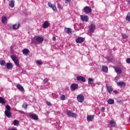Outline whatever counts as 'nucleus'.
I'll return each instance as SVG.
<instances>
[{"label":"nucleus","instance_id":"9b49d317","mask_svg":"<svg viewBox=\"0 0 130 130\" xmlns=\"http://www.w3.org/2000/svg\"><path fill=\"white\" fill-rule=\"evenodd\" d=\"M114 69L115 70V72L118 74H120L121 73H122L120 67H114Z\"/></svg>","mask_w":130,"mask_h":130},{"label":"nucleus","instance_id":"393cba45","mask_svg":"<svg viewBox=\"0 0 130 130\" xmlns=\"http://www.w3.org/2000/svg\"><path fill=\"white\" fill-rule=\"evenodd\" d=\"M6 66L8 70L12 69L13 68V65L11 63H6Z\"/></svg>","mask_w":130,"mask_h":130},{"label":"nucleus","instance_id":"864d4df0","mask_svg":"<svg viewBox=\"0 0 130 130\" xmlns=\"http://www.w3.org/2000/svg\"><path fill=\"white\" fill-rule=\"evenodd\" d=\"M80 17H88V16L80 15Z\"/></svg>","mask_w":130,"mask_h":130},{"label":"nucleus","instance_id":"2eb2a0df","mask_svg":"<svg viewBox=\"0 0 130 130\" xmlns=\"http://www.w3.org/2000/svg\"><path fill=\"white\" fill-rule=\"evenodd\" d=\"M29 116H30V117L32 119H34L35 120H37L38 119V116L35 114H34V113H31V114H30L29 115Z\"/></svg>","mask_w":130,"mask_h":130},{"label":"nucleus","instance_id":"603ef678","mask_svg":"<svg viewBox=\"0 0 130 130\" xmlns=\"http://www.w3.org/2000/svg\"><path fill=\"white\" fill-rule=\"evenodd\" d=\"M126 17H130V13H129V12L128 13V14H127Z\"/></svg>","mask_w":130,"mask_h":130},{"label":"nucleus","instance_id":"ea45409f","mask_svg":"<svg viewBox=\"0 0 130 130\" xmlns=\"http://www.w3.org/2000/svg\"><path fill=\"white\" fill-rule=\"evenodd\" d=\"M126 62L128 63H130V58H127L126 60Z\"/></svg>","mask_w":130,"mask_h":130},{"label":"nucleus","instance_id":"423d86ee","mask_svg":"<svg viewBox=\"0 0 130 130\" xmlns=\"http://www.w3.org/2000/svg\"><path fill=\"white\" fill-rule=\"evenodd\" d=\"M77 99L78 100V102L81 103H83L84 100V96L82 94H79L77 95Z\"/></svg>","mask_w":130,"mask_h":130},{"label":"nucleus","instance_id":"f704fd0d","mask_svg":"<svg viewBox=\"0 0 130 130\" xmlns=\"http://www.w3.org/2000/svg\"><path fill=\"white\" fill-rule=\"evenodd\" d=\"M60 99L62 100V101H64L66 100V96L64 94H62L60 96Z\"/></svg>","mask_w":130,"mask_h":130},{"label":"nucleus","instance_id":"b1692460","mask_svg":"<svg viewBox=\"0 0 130 130\" xmlns=\"http://www.w3.org/2000/svg\"><path fill=\"white\" fill-rule=\"evenodd\" d=\"M117 85L118 86H120V87L122 88L123 86H125V83L123 82H120L117 83Z\"/></svg>","mask_w":130,"mask_h":130},{"label":"nucleus","instance_id":"5701e85b","mask_svg":"<svg viewBox=\"0 0 130 130\" xmlns=\"http://www.w3.org/2000/svg\"><path fill=\"white\" fill-rule=\"evenodd\" d=\"M2 23L5 24H7V17H3L2 18Z\"/></svg>","mask_w":130,"mask_h":130},{"label":"nucleus","instance_id":"ddd939ff","mask_svg":"<svg viewBox=\"0 0 130 130\" xmlns=\"http://www.w3.org/2000/svg\"><path fill=\"white\" fill-rule=\"evenodd\" d=\"M19 27H20L19 22H17V24L13 25V30H18Z\"/></svg>","mask_w":130,"mask_h":130},{"label":"nucleus","instance_id":"c9c22d12","mask_svg":"<svg viewBox=\"0 0 130 130\" xmlns=\"http://www.w3.org/2000/svg\"><path fill=\"white\" fill-rule=\"evenodd\" d=\"M36 63H38L40 66H41L43 64V62L41 60H37V61H36Z\"/></svg>","mask_w":130,"mask_h":130},{"label":"nucleus","instance_id":"aec40b11","mask_svg":"<svg viewBox=\"0 0 130 130\" xmlns=\"http://www.w3.org/2000/svg\"><path fill=\"white\" fill-rule=\"evenodd\" d=\"M102 71L104 73H108V67L103 66L102 67Z\"/></svg>","mask_w":130,"mask_h":130},{"label":"nucleus","instance_id":"58836bf2","mask_svg":"<svg viewBox=\"0 0 130 130\" xmlns=\"http://www.w3.org/2000/svg\"><path fill=\"white\" fill-rule=\"evenodd\" d=\"M48 82V78H45L44 79V83H47Z\"/></svg>","mask_w":130,"mask_h":130},{"label":"nucleus","instance_id":"f3484780","mask_svg":"<svg viewBox=\"0 0 130 130\" xmlns=\"http://www.w3.org/2000/svg\"><path fill=\"white\" fill-rule=\"evenodd\" d=\"M0 103L3 105H5L7 103V101L5 100L4 98L0 96Z\"/></svg>","mask_w":130,"mask_h":130},{"label":"nucleus","instance_id":"9d476101","mask_svg":"<svg viewBox=\"0 0 130 130\" xmlns=\"http://www.w3.org/2000/svg\"><path fill=\"white\" fill-rule=\"evenodd\" d=\"M5 115L8 118H11L12 117V113L11 112V111H5Z\"/></svg>","mask_w":130,"mask_h":130},{"label":"nucleus","instance_id":"c85d7f7f","mask_svg":"<svg viewBox=\"0 0 130 130\" xmlns=\"http://www.w3.org/2000/svg\"><path fill=\"white\" fill-rule=\"evenodd\" d=\"M110 127H113L115 126V125H116V123L114 122L113 121H111L110 122Z\"/></svg>","mask_w":130,"mask_h":130},{"label":"nucleus","instance_id":"6ab92c4d","mask_svg":"<svg viewBox=\"0 0 130 130\" xmlns=\"http://www.w3.org/2000/svg\"><path fill=\"white\" fill-rule=\"evenodd\" d=\"M9 6L10 8H14L15 7V0H11L10 1Z\"/></svg>","mask_w":130,"mask_h":130},{"label":"nucleus","instance_id":"c756f323","mask_svg":"<svg viewBox=\"0 0 130 130\" xmlns=\"http://www.w3.org/2000/svg\"><path fill=\"white\" fill-rule=\"evenodd\" d=\"M6 109L5 111H11V107L9 105L6 106Z\"/></svg>","mask_w":130,"mask_h":130},{"label":"nucleus","instance_id":"c03bdc74","mask_svg":"<svg viewBox=\"0 0 130 130\" xmlns=\"http://www.w3.org/2000/svg\"><path fill=\"white\" fill-rule=\"evenodd\" d=\"M8 27H9V28H13V25H12V24H9L8 25Z\"/></svg>","mask_w":130,"mask_h":130},{"label":"nucleus","instance_id":"0eeeda50","mask_svg":"<svg viewBox=\"0 0 130 130\" xmlns=\"http://www.w3.org/2000/svg\"><path fill=\"white\" fill-rule=\"evenodd\" d=\"M89 32L92 34L94 32L95 30V25L93 24H91L89 26Z\"/></svg>","mask_w":130,"mask_h":130},{"label":"nucleus","instance_id":"cd10ccee","mask_svg":"<svg viewBox=\"0 0 130 130\" xmlns=\"http://www.w3.org/2000/svg\"><path fill=\"white\" fill-rule=\"evenodd\" d=\"M107 102L109 105H113L114 103V101L113 99H109L107 100Z\"/></svg>","mask_w":130,"mask_h":130},{"label":"nucleus","instance_id":"3c124183","mask_svg":"<svg viewBox=\"0 0 130 130\" xmlns=\"http://www.w3.org/2000/svg\"><path fill=\"white\" fill-rule=\"evenodd\" d=\"M52 39H53V40L54 41H56V37H53V38H52Z\"/></svg>","mask_w":130,"mask_h":130},{"label":"nucleus","instance_id":"e433bc0d","mask_svg":"<svg viewBox=\"0 0 130 130\" xmlns=\"http://www.w3.org/2000/svg\"><path fill=\"white\" fill-rule=\"evenodd\" d=\"M5 63H6L5 61L3 60L0 61V64L2 66H4Z\"/></svg>","mask_w":130,"mask_h":130},{"label":"nucleus","instance_id":"a19ab883","mask_svg":"<svg viewBox=\"0 0 130 130\" xmlns=\"http://www.w3.org/2000/svg\"><path fill=\"white\" fill-rule=\"evenodd\" d=\"M48 5L49 7H50V8L52 7L53 6V5H52V4H51L50 3V2H49V3H48Z\"/></svg>","mask_w":130,"mask_h":130},{"label":"nucleus","instance_id":"7c9ffc66","mask_svg":"<svg viewBox=\"0 0 130 130\" xmlns=\"http://www.w3.org/2000/svg\"><path fill=\"white\" fill-rule=\"evenodd\" d=\"M122 37L123 39H125L128 38V36L127 35L125 34H122Z\"/></svg>","mask_w":130,"mask_h":130},{"label":"nucleus","instance_id":"4468645a","mask_svg":"<svg viewBox=\"0 0 130 130\" xmlns=\"http://www.w3.org/2000/svg\"><path fill=\"white\" fill-rule=\"evenodd\" d=\"M64 32L66 34H68L69 35H71L72 34V29L70 28H64Z\"/></svg>","mask_w":130,"mask_h":130},{"label":"nucleus","instance_id":"72a5a7b5","mask_svg":"<svg viewBox=\"0 0 130 130\" xmlns=\"http://www.w3.org/2000/svg\"><path fill=\"white\" fill-rule=\"evenodd\" d=\"M51 8L52 9L54 12H56L57 11V10L56 9V7H55V5H53V7Z\"/></svg>","mask_w":130,"mask_h":130},{"label":"nucleus","instance_id":"09e8293b","mask_svg":"<svg viewBox=\"0 0 130 130\" xmlns=\"http://www.w3.org/2000/svg\"><path fill=\"white\" fill-rule=\"evenodd\" d=\"M117 102L118 103L120 104L122 102V101H121V100H118Z\"/></svg>","mask_w":130,"mask_h":130},{"label":"nucleus","instance_id":"1a4fd4ad","mask_svg":"<svg viewBox=\"0 0 130 130\" xmlns=\"http://www.w3.org/2000/svg\"><path fill=\"white\" fill-rule=\"evenodd\" d=\"M76 79H77V81H82L83 83H85L86 82L85 78L83 77L82 76H78L76 77Z\"/></svg>","mask_w":130,"mask_h":130},{"label":"nucleus","instance_id":"a211bd4d","mask_svg":"<svg viewBox=\"0 0 130 130\" xmlns=\"http://www.w3.org/2000/svg\"><path fill=\"white\" fill-rule=\"evenodd\" d=\"M87 119L88 121H93L94 120L93 115H88L87 116Z\"/></svg>","mask_w":130,"mask_h":130},{"label":"nucleus","instance_id":"5fc2aeb1","mask_svg":"<svg viewBox=\"0 0 130 130\" xmlns=\"http://www.w3.org/2000/svg\"><path fill=\"white\" fill-rule=\"evenodd\" d=\"M11 130H16V129L15 128H12Z\"/></svg>","mask_w":130,"mask_h":130},{"label":"nucleus","instance_id":"4c0bfd02","mask_svg":"<svg viewBox=\"0 0 130 130\" xmlns=\"http://www.w3.org/2000/svg\"><path fill=\"white\" fill-rule=\"evenodd\" d=\"M72 2L71 0H65V4H70Z\"/></svg>","mask_w":130,"mask_h":130},{"label":"nucleus","instance_id":"4be33fe9","mask_svg":"<svg viewBox=\"0 0 130 130\" xmlns=\"http://www.w3.org/2000/svg\"><path fill=\"white\" fill-rule=\"evenodd\" d=\"M17 88L21 91H23L24 90L23 87L19 84L17 85Z\"/></svg>","mask_w":130,"mask_h":130},{"label":"nucleus","instance_id":"a878e982","mask_svg":"<svg viewBox=\"0 0 130 130\" xmlns=\"http://www.w3.org/2000/svg\"><path fill=\"white\" fill-rule=\"evenodd\" d=\"M29 53V50L28 49L25 48V49H24L23 50V53L24 54H26L27 55V54H28Z\"/></svg>","mask_w":130,"mask_h":130},{"label":"nucleus","instance_id":"f03ea898","mask_svg":"<svg viewBox=\"0 0 130 130\" xmlns=\"http://www.w3.org/2000/svg\"><path fill=\"white\" fill-rule=\"evenodd\" d=\"M35 40H36V42H38L39 43H42L44 41V38L38 36L35 37Z\"/></svg>","mask_w":130,"mask_h":130},{"label":"nucleus","instance_id":"bb28decb","mask_svg":"<svg viewBox=\"0 0 130 130\" xmlns=\"http://www.w3.org/2000/svg\"><path fill=\"white\" fill-rule=\"evenodd\" d=\"M88 83L89 85H92L93 83V79L92 78H88Z\"/></svg>","mask_w":130,"mask_h":130},{"label":"nucleus","instance_id":"7ed1b4c3","mask_svg":"<svg viewBox=\"0 0 130 130\" xmlns=\"http://www.w3.org/2000/svg\"><path fill=\"white\" fill-rule=\"evenodd\" d=\"M83 11L87 14H90V13L92 12V9L90 7L86 6L83 8Z\"/></svg>","mask_w":130,"mask_h":130},{"label":"nucleus","instance_id":"8fccbe9b","mask_svg":"<svg viewBox=\"0 0 130 130\" xmlns=\"http://www.w3.org/2000/svg\"><path fill=\"white\" fill-rule=\"evenodd\" d=\"M113 92H114L115 94H117L118 93L117 90H114Z\"/></svg>","mask_w":130,"mask_h":130},{"label":"nucleus","instance_id":"412c9836","mask_svg":"<svg viewBox=\"0 0 130 130\" xmlns=\"http://www.w3.org/2000/svg\"><path fill=\"white\" fill-rule=\"evenodd\" d=\"M81 21L87 22L88 21H89V17H81Z\"/></svg>","mask_w":130,"mask_h":130},{"label":"nucleus","instance_id":"473e14b6","mask_svg":"<svg viewBox=\"0 0 130 130\" xmlns=\"http://www.w3.org/2000/svg\"><path fill=\"white\" fill-rule=\"evenodd\" d=\"M27 107V104L26 103H24L22 105V108L26 109Z\"/></svg>","mask_w":130,"mask_h":130},{"label":"nucleus","instance_id":"6e6d98bb","mask_svg":"<svg viewBox=\"0 0 130 130\" xmlns=\"http://www.w3.org/2000/svg\"><path fill=\"white\" fill-rule=\"evenodd\" d=\"M129 120L130 121V116H129Z\"/></svg>","mask_w":130,"mask_h":130},{"label":"nucleus","instance_id":"37998d69","mask_svg":"<svg viewBox=\"0 0 130 130\" xmlns=\"http://www.w3.org/2000/svg\"><path fill=\"white\" fill-rule=\"evenodd\" d=\"M18 111L20 114H25V112H24L22 111L18 110Z\"/></svg>","mask_w":130,"mask_h":130},{"label":"nucleus","instance_id":"f257e3e1","mask_svg":"<svg viewBox=\"0 0 130 130\" xmlns=\"http://www.w3.org/2000/svg\"><path fill=\"white\" fill-rule=\"evenodd\" d=\"M11 58L16 66H19V60L15 55H11Z\"/></svg>","mask_w":130,"mask_h":130},{"label":"nucleus","instance_id":"dca6fc26","mask_svg":"<svg viewBox=\"0 0 130 130\" xmlns=\"http://www.w3.org/2000/svg\"><path fill=\"white\" fill-rule=\"evenodd\" d=\"M49 26L50 23H49V22L48 21H45V22H44L42 27L44 28H47Z\"/></svg>","mask_w":130,"mask_h":130},{"label":"nucleus","instance_id":"a18cd8bd","mask_svg":"<svg viewBox=\"0 0 130 130\" xmlns=\"http://www.w3.org/2000/svg\"><path fill=\"white\" fill-rule=\"evenodd\" d=\"M126 21H130V17H126Z\"/></svg>","mask_w":130,"mask_h":130},{"label":"nucleus","instance_id":"20e7f679","mask_svg":"<svg viewBox=\"0 0 130 130\" xmlns=\"http://www.w3.org/2000/svg\"><path fill=\"white\" fill-rule=\"evenodd\" d=\"M79 85L78 83H73L70 86V89L72 91H75L76 89H78Z\"/></svg>","mask_w":130,"mask_h":130},{"label":"nucleus","instance_id":"49530a36","mask_svg":"<svg viewBox=\"0 0 130 130\" xmlns=\"http://www.w3.org/2000/svg\"><path fill=\"white\" fill-rule=\"evenodd\" d=\"M47 105H49V106H52L51 103L48 102H47Z\"/></svg>","mask_w":130,"mask_h":130},{"label":"nucleus","instance_id":"f8f14e48","mask_svg":"<svg viewBox=\"0 0 130 130\" xmlns=\"http://www.w3.org/2000/svg\"><path fill=\"white\" fill-rule=\"evenodd\" d=\"M84 42V38L78 37L76 40V43H82Z\"/></svg>","mask_w":130,"mask_h":130},{"label":"nucleus","instance_id":"79ce46f5","mask_svg":"<svg viewBox=\"0 0 130 130\" xmlns=\"http://www.w3.org/2000/svg\"><path fill=\"white\" fill-rule=\"evenodd\" d=\"M105 110V108L103 107L102 108H101V111H102V112H104Z\"/></svg>","mask_w":130,"mask_h":130},{"label":"nucleus","instance_id":"de8ad7c7","mask_svg":"<svg viewBox=\"0 0 130 130\" xmlns=\"http://www.w3.org/2000/svg\"><path fill=\"white\" fill-rule=\"evenodd\" d=\"M57 6H58V8L59 9H61V5H60V4H57Z\"/></svg>","mask_w":130,"mask_h":130},{"label":"nucleus","instance_id":"39448f33","mask_svg":"<svg viewBox=\"0 0 130 130\" xmlns=\"http://www.w3.org/2000/svg\"><path fill=\"white\" fill-rule=\"evenodd\" d=\"M67 114L70 117L76 118L77 115L75 113H73L71 111L68 110L67 112Z\"/></svg>","mask_w":130,"mask_h":130},{"label":"nucleus","instance_id":"2f4dec72","mask_svg":"<svg viewBox=\"0 0 130 130\" xmlns=\"http://www.w3.org/2000/svg\"><path fill=\"white\" fill-rule=\"evenodd\" d=\"M13 124L15 126H16L19 124V121L17 120H14L13 121Z\"/></svg>","mask_w":130,"mask_h":130},{"label":"nucleus","instance_id":"6e6552de","mask_svg":"<svg viewBox=\"0 0 130 130\" xmlns=\"http://www.w3.org/2000/svg\"><path fill=\"white\" fill-rule=\"evenodd\" d=\"M106 88L107 90V92L109 93V94H111L112 92L113 91V88L112 86L106 85Z\"/></svg>","mask_w":130,"mask_h":130}]
</instances>
